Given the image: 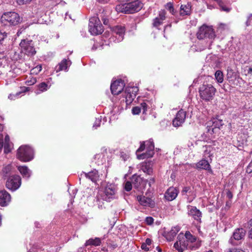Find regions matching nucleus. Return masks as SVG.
<instances>
[{
	"instance_id": "59",
	"label": "nucleus",
	"mask_w": 252,
	"mask_h": 252,
	"mask_svg": "<svg viewBox=\"0 0 252 252\" xmlns=\"http://www.w3.org/2000/svg\"><path fill=\"white\" fill-rule=\"evenodd\" d=\"M155 183V180L154 178H151L150 179L149 181V185L150 187H151L152 185Z\"/></svg>"
},
{
	"instance_id": "26",
	"label": "nucleus",
	"mask_w": 252,
	"mask_h": 252,
	"mask_svg": "<svg viewBox=\"0 0 252 252\" xmlns=\"http://www.w3.org/2000/svg\"><path fill=\"white\" fill-rule=\"evenodd\" d=\"M71 63L69 60L66 59L63 60L56 67V70L57 72L62 70L66 71L67 68L70 65Z\"/></svg>"
},
{
	"instance_id": "57",
	"label": "nucleus",
	"mask_w": 252,
	"mask_h": 252,
	"mask_svg": "<svg viewBox=\"0 0 252 252\" xmlns=\"http://www.w3.org/2000/svg\"><path fill=\"white\" fill-rule=\"evenodd\" d=\"M226 196L229 199H231L233 197V194L230 191L228 190L227 192Z\"/></svg>"
},
{
	"instance_id": "47",
	"label": "nucleus",
	"mask_w": 252,
	"mask_h": 252,
	"mask_svg": "<svg viewBox=\"0 0 252 252\" xmlns=\"http://www.w3.org/2000/svg\"><path fill=\"white\" fill-rule=\"evenodd\" d=\"M219 5L221 9L224 11H226V12H229L230 10V8L226 7V6L223 5V2L221 0V4H219Z\"/></svg>"
},
{
	"instance_id": "6",
	"label": "nucleus",
	"mask_w": 252,
	"mask_h": 252,
	"mask_svg": "<svg viewBox=\"0 0 252 252\" xmlns=\"http://www.w3.org/2000/svg\"><path fill=\"white\" fill-rule=\"evenodd\" d=\"M17 158L23 162L31 161L33 158V149L27 145L20 146L17 150Z\"/></svg>"
},
{
	"instance_id": "51",
	"label": "nucleus",
	"mask_w": 252,
	"mask_h": 252,
	"mask_svg": "<svg viewBox=\"0 0 252 252\" xmlns=\"http://www.w3.org/2000/svg\"><path fill=\"white\" fill-rule=\"evenodd\" d=\"M36 82V79L35 78H32L30 80H28L27 82L28 83V85H32L34 84Z\"/></svg>"
},
{
	"instance_id": "21",
	"label": "nucleus",
	"mask_w": 252,
	"mask_h": 252,
	"mask_svg": "<svg viewBox=\"0 0 252 252\" xmlns=\"http://www.w3.org/2000/svg\"><path fill=\"white\" fill-rule=\"evenodd\" d=\"M245 235V230L243 228H238L236 229L233 234V236L230 239L229 242L232 245H235L233 241L235 240H240L243 239Z\"/></svg>"
},
{
	"instance_id": "15",
	"label": "nucleus",
	"mask_w": 252,
	"mask_h": 252,
	"mask_svg": "<svg viewBox=\"0 0 252 252\" xmlns=\"http://www.w3.org/2000/svg\"><path fill=\"white\" fill-rule=\"evenodd\" d=\"M137 200L141 205L145 207L154 208L155 206V201L149 197L138 195Z\"/></svg>"
},
{
	"instance_id": "35",
	"label": "nucleus",
	"mask_w": 252,
	"mask_h": 252,
	"mask_svg": "<svg viewBox=\"0 0 252 252\" xmlns=\"http://www.w3.org/2000/svg\"><path fill=\"white\" fill-rule=\"evenodd\" d=\"M215 78L217 82L221 83L223 81V75L220 70H217L215 74Z\"/></svg>"
},
{
	"instance_id": "64",
	"label": "nucleus",
	"mask_w": 252,
	"mask_h": 252,
	"mask_svg": "<svg viewBox=\"0 0 252 252\" xmlns=\"http://www.w3.org/2000/svg\"><path fill=\"white\" fill-rule=\"evenodd\" d=\"M157 250L158 251V252H161V249L159 247H157Z\"/></svg>"
},
{
	"instance_id": "33",
	"label": "nucleus",
	"mask_w": 252,
	"mask_h": 252,
	"mask_svg": "<svg viewBox=\"0 0 252 252\" xmlns=\"http://www.w3.org/2000/svg\"><path fill=\"white\" fill-rule=\"evenodd\" d=\"M180 14L182 15H189L190 13V5L188 3L186 5H181Z\"/></svg>"
},
{
	"instance_id": "9",
	"label": "nucleus",
	"mask_w": 252,
	"mask_h": 252,
	"mask_svg": "<svg viewBox=\"0 0 252 252\" xmlns=\"http://www.w3.org/2000/svg\"><path fill=\"white\" fill-rule=\"evenodd\" d=\"M117 189L114 185H107L102 195V199L108 202L117 198Z\"/></svg>"
},
{
	"instance_id": "50",
	"label": "nucleus",
	"mask_w": 252,
	"mask_h": 252,
	"mask_svg": "<svg viewBox=\"0 0 252 252\" xmlns=\"http://www.w3.org/2000/svg\"><path fill=\"white\" fill-rule=\"evenodd\" d=\"M246 172L249 174L251 173L252 172V160L248 165L246 169Z\"/></svg>"
},
{
	"instance_id": "55",
	"label": "nucleus",
	"mask_w": 252,
	"mask_h": 252,
	"mask_svg": "<svg viewBox=\"0 0 252 252\" xmlns=\"http://www.w3.org/2000/svg\"><path fill=\"white\" fill-rule=\"evenodd\" d=\"M252 17V14H250L249 17H248V19L246 22V25L247 26H249L251 24V19Z\"/></svg>"
},
{
	"instance_id": "60",
	"label": "nucleus",
	"mask_w": 252,
	"mask_h": 252,
	"mask_svg": "<svg viewBox=\"0 0 252 252\" xmlns=\"http://www.w3.org/2000/svg\"><path fill=\"white\" fill-rule=\"evenodd\" d=\"M145 242L146 243L145 244H146V245L150 246L152 243V240L149 238H147L146 239Z\"/></svg>"
},
{
	"instance_id": "23",
	"label": "nucleus",
	"mask_w": 252,
	"mask_h": 252,
	"mask_svg": "<svg viewBox=\"0 0 252 252\" xmlns=\"http://www.w3.org/2000/svg\"><path fill=\"white\" fill-rule=\"evenodd\" d=\"M11 200V196L6 190L0 191V205L5 206Z\"/></svg>"
},
{
	"instance_id": "48",
	"label": "nucleus",
	"mask_w": 252,
	"mask_h": 252,
	"mask_svg": "<svg viewBox=\"0 0 252 252\" xmlns=\"http://www.w3.org/2000/svg\"><path fill=\"white\" fill-rule=\"evenodd\" d=\"M145 222L148 225L152 224L154 222V219L151 217H146L145 219Z\"/></svg>"
},
{
	"instance_id": "14",
	"label": "nucleus",
	"mask_w": 252,
	"mask_h": 252,
	"mask_svg": "<svg viewBox=\"0 0 252 252\" xmlns=\"http://www.w3.org/2000/svg\"><path fill=\"white\" fill-rule=\"evenodd\" d=\"M124 87V82L121 79L113 82L110 86L112 94L114 95L119 94L122 92Z\"/></svg>"
},
{
	"instance_id": "29",
	"label": "nucleus",
	"mask_w": 252,
	"mask_h": 252,
	"mask_svg": "<svg viewBox=\"0 0 252 252\" xmlns=\"http://www.w3.org/2000/svg\"><path fill=\"white\" fill-rule=\"evenodd\" d=\"M83 174L86 178H89L94 182H96L99 178L98 171L95 169H94L89 173L83 172Z\"/></svg>"
},
{
	"instance_id": "5",
	"label": "nucleus",
	"mask_w": 252,
	"mask_h": 252,
	"mask_svg": "<svg viewBox=\"0 0 252 252\" xmlns=\"http://www.w3.org/2000/svg\"><path fill=\"white\" fill-rule=\"evenodd\" d=\"M0 21L3 26H16L20 23L21 18L18 13L10 11L3 13Z\"/></svg>"
},
{
	"instance_id": "34",
	"label": "nucleus",
	"mask_w": 252,
	"mask_h": 252,
	"mask_svg": "<svg viewBox=\"0 0 252 252\" xmlns=\"http://www.w3.org/2000/svg\"><path fill=\"white\" fill-rule=\"evenodd\" d=\"M212 126L214 128H220L223 125L222 120L218 119H213L212 121Z\"/></svg>"
},
{
	"instance_id": "41",
	"label": "nucleus",
	"mask_w": 252,
	"mask_h": 252,
	"mask_svg": "<svg viewBox=\"0 0 252 252\" xmlns=\"http://www.w3.org/2000/svg\"><path fill=\"white\" fill-rule=\"evenodd\" d=\"M132 184L131 181H126L125 184V189L127 191H129L132 189Z\"/></svg>"
},
{
	"instance_id": "17",
	"label": "nucleus",
	"mask_w": 252,
	"mask_h": 252,
	"mask_svg": "<svg viewBox=\"0 0 252 252\" xmlns=\"http://www.w3.org/2000/svg\"><path fill=\"white\" fill-rule=\"evenodd\" d=\"M186 118V112L181 109L176 114V117L173 120V125L175 127L181 126L185 122Z\"/></svg>"
},
{
	"instance_id": "40",
	"label": "nucleus",
	"mask_w": 252,
	"mask_h": 252,
	"mask_svg": "<svg viewBox=\"0 0 252 252\" xmlns=\"http://www.w3.org/2000/svg\"><path fill=\"white\" fill-rule=\"evenodd\" d=\"M248 226L249 228V238L252 239V219H251L248 222Z\"/></svg>"
},
{
	"instance_id": "19",
	"label": "nucleus",
	"mask_w": 252,
	"mask_h": 252,
	"mask_svg": "<svg viewBox=\"0 0 252 252\" xmlns=\"http://www.w3.org/2000/svg\"><path fill=\"white\" fill-rule=\"evenodd\" d=\"M166 12L164 10H161L159 11L158 17L153 19V26L158 29V27L162 25L163 21L166 19Z\"/></svg>"
},
{
	"instance_id": "28",
	"label": "nucleus",
	"mask_w": 252,
	"mask_h": 252,
	"mask_svg": "<svg viewBox=\"0 0 252 252\" xmlns=\"http://www.w3.org/2000/svg\"><path fill=\"white\" fill-rule=\"evenodd\" d=\"M140 170L148 175L153 173L152 163L151 162H143L141 165Z\"/></svg>"
},
{
	"instance_id": "62",
	"label": "nucleus",
	"mask_w": 252,
	"mask_h": 252,
	"mask_svg": "<svg viewBox=\"0 0 252 252\" xmlns=\"http://www.w3.org/2000/svg\"><path fill=\"white\" fill-rule=\"evenodd\" d=\"M96 0L101 3H105L107 2V0Z\"/></svg>"
},
{
	"instance_id": "11",
	"label": "nucleus",
	"mask_w": 252,
	"mask_h": 252,
	"mask_svg": "<svg viewBox=\"0 0 252 252\" xmlns=\"http://www.w3.org/2000/svg\"><path fill=\"white\" fill-rule=\"evenodd\" d=\"M185 237L188 243H190L189 247L191 250H195L198 249L201 245V241L197 239V237L192 235L189 231H187L185 234Z\"/></svg>"
},
{
	"instance_id": "54",
	"label": "nucleus",
	"mask_w": 252,
	"mask_h": 252,
	"mask_svg": "<svg viewBox=\"0 0 252 252\" xmlns=\"http://www.w3.org/2000/svg\"><path fill=\"white\" fill-rule=\"evenodd\" d=\"M100 123H101L100 120H96L95 124L93 126V127H94V128L96 129L97 127L99 126Z\"/></svg>"
},
{
	"instance_id": "12",
	"label": "nucleus",
	"mask_w": 252,
	"mask_h": 252,
	"mask_svg": "<svg viewBox=\"0 0 252 252\" xmlns=\"http://www.w3.org/2000/svg\"><path fill=\"white\" fill-rule=\"evenodd\" d=\"M188 215L192 217L198 223H201L202 213L195 206L188 205L187 207Z\"/></svg>"
},
{
	"instance_id": "63",
	"label": "nucleus",
	"mask_w": 252,
	"mask_h": 252,
	"mask_svg": "<svg viewBox=\"0 0 252 252\" xmlns=\"http://www.w3.org/2000/svg\"><path fill=\"white\" fill-rule=\"evenodd\" d=\"M5 143H8V142L9 141V137L8 135H6L5 137Z\"/></svg>"
},
{
	"instance_id": "16",
	"label": "nucleus",
	"mask_w": 252,
	"mask_h": 252,
	"mask_svg": "<svg viewBox=\"0 0 252 252\" xmlns=\"http://www.w3.org/2000/svg\"><path fill=\"white\" fill-rule=\"evenodd\" d=\"M179 234L178 236V241H177L174 245V247L178 252H183L185 250L187 249L189 244L186 241V238L183 235Z\"/></svg>"
},
{
	"instance_id": "4",
	"label": "nucleus",
	"mask_w": 252,
	"mask_h": 252,
	"mask_svg": "<svg viewBox=\"0 0 252 252\" xmlns=\"http://www.w3.org/2000/svg\"><path fill=\"white\" fill-rule=\"evenodd\" d=\"M200 98L205 101L212 100L216 92V89L210 84H203L199 88Z\"/></svg>"
},
{
	"instance_id": "45",
	"label": "nucleus",
	"mask_w": 252,
	"mask_h": 252,
	"mask_svg": "<svg viewBox=\"0 0 252 252\" xmlns=\"http://www.w3.org/2000/svg\"><path fill=\"white\" fill-rule=\"evenodd\" d=\"M141 108V111H142L143 114H146L147 110V104L145 102H142L140 104V106Z\"/></svg>"
},
{
	"instance_id": "3",
	"label": "nucleus",
	"mask_w": 252,
	"mask_h": 252,
	"mask_svg": "<svg viewBox=\"0 0 252 252\" xmlns=\"http://www.w3.org/2000/svg\"><path fill=\"white\" fill-rule=\"evenodd\" d=\"M146 148V152L145 153L137 155V157L139 159H143L145 158H150L154 155L155 146L153 140L149 139L146 141L141 142L140 147L137 150L136 153L141 152Z\"/></svg>"
},
{
	"instance_id": "7",
	"label": "nucleus",
	"mask_w": 252,
	"mask_h": 252,
	"mask_svg": "<svg viewBox=\"0 0 252 252\" xmlns=\"http://www.w3.org/2000/svg\"><path fill=\"white\" fill-rule=\"evenodd\" d=\"M89 32L93 35L101 34L103 32V28L99 18L97 17H93L89 20Z\"/></svg>"
},
{
	"instance_id": "56",
	"label": "nucleus",
	"mask_w": 252,
	"mask_h": 252,
	"mask_svg": "<svg viewBox=\"0 0 252 252\" xmlns=\"http://www.w3.org/2000/svg\"><path fill=\"white\" fill-rule=\"evenodd\" d=\"M141 249L147 252L149 251V248L147 247V245L145 244H142L141 245Z\"/></svg>"
},
{
	"instance_id": "2",
	"label": "nucleus",
	"mask_w": 252,
	"mask_h": 252,
	"mask_svg": "<svg viewBox=\"0 0 252 252\" xmlns=\"http://www.w3.org/2000/svg\"><path fill=\"white\" fill-rule=\"evenodd\" d=\"M124 3L117 4L115 9L118 12L126 14H132L140 11L142 7L143 3L140 0H126Z\"/></svg>"
},
{
	"instance_id": "58",
	"label": "nucleus",
	"mask_w": 252,
	"mask_h": 252,
	"mask_svg": "<svg viewBox=\"0 0 252 252\" xmlns=\"http://www.w3.org/2000/svg\"><path fill=\"white\" fill-rule=\"evenodd\" d=\"M3 147V140L2 138H0V152L1 151Z\"/></svg>"
},
{
	"instance_id": "39",
	"label": "nucleus",
	"mask_w": 252,
	"mask_h": 252,
	"mask_svg": "<svg viewBox=\"0 0 252 252\" xmlns=\"http://www.w3.org/2000/svg\"><path fill=\"white\" fill-rule=\"evenodd\" d=\"M42 70V66L41 64H38L36 65L35 67L33 68L31 70V72L32 74H37L39 73Z\"/></svg>"
},
{
	"instance_id": "24",
	"label": "nucleus",
	"mask_w": 252,
	"mask_h": 252,
	"mask_svg": "<svg viewBox=\"0 0 252 252\" xmlns=\"http://www.w3.org/2000/svg\"><path fill=\"white\" fill-rule=\"evenodd\" d=\"M137 91L138 89L137 87H132L126 89V101L131 102L133 100L136 95Z\"/></svg>"
},
{
	"instance_id": "42",
	"label": "nucleus",
	"mask_w": 252,
	"mask_h": 252,
	"mask_svg": "<svg viewBox=\"0 0 252 252\" xmlns=\"http://www.w3.org/2000/svg\"><path fill=\"white\" fill-rule=\"evenodd\" d=\"M141 111L140 106L134 107L132 109V113L133 115H138Z\"/></svg>"
},
{
	"instance_id": "10",
	"label": "nucleus",
	"mask_w": 252,
	"mask_h": 252,
	"mask_svg": "<svg viewBox=\"0 0 252 252\" xmlns=\"http://www.w3.org/2000/svg\"><path fill=\"white\" fill-rule=\"evenodd\" d=\"M21 185V178L19 175L10 176L6 183V188L13 191L19 188Z\"/></svg>"
},
{
	"instance_id": "46",
	"label": "nucleus",
	"mask_w": 252,
	"mask_h": 252,
	"mask_svg": "<svg viewBox=\"0 0 252 252\" xmlns=\"http://www.w3.org/2000/svg\"><path fill=\"white\" fill-rule=\"evenodd\" d=\"M4 147V152L6 154L9 153L11 151V149L10 148V146L8 143H5L4 145H3Z\"/></svg>"
},
{
	"instance_id": "43",
	"label": "nucleus",
	"mask_w": 252,
	"mask_h": 252,
	"mask_svg": "<svg viewBox=\"0 0 252 252\" xmlns=\"http://www.w3.org/2000/svg\"><path fill=\"white\" fill-rule=\"evenodd\" d=\"M165 7L167 10H168L170 11V13H171L172 14H174V9L173 8V4L171 3H167Z\"/></svg>"
},
{
	"instance_id": "38",
	"label": "nucleus",
	"mask_w": 252,
	"mask_h": 252,
	"mask_svg": "<svg viewBox=\"0 0 252 252\" xmlns=\"http://www.w3.org/2000/svg\"><path fill=\"white\" fill-rule=\"evenodd\" d=\"M244 74L249 77L252 76V67L246 66L244 69Z\"/></svg>"
},
{
	"instance_id": "37",
	"label": "nucleus",
	"mask_w": 252,
	"mask_h": 252,
	"mask_svg": "<svg viewBox=\"0 0 252 252\" xmlns=\"http://www.w3.org/2000/svg\"><path fill=\"white\" fill-rule=\"evenodd\" d=\"M37 87L41 92H44L47 90L48 85L45 82H42L38 85Z\"/></svg>"
},
{
	"instance_id": "30",
	"label": "nucleus",
	"mask_w": 252,
	"mask_h": 252,
	"mask_svg": "<svg viewBox=\"0 0 252 252\" xmlns=\"http://www.w3.org/2000/svg\"><path fill=\"white\" fill-rule=\"evenodd\" d=\"M101 244V240L99 238L95 237L94 239L91 238L86 241L85 246H99Z\"/></svg>"
},
{
	"instance_id": "32",
	"label": "nucleus",
	"mask_w": 252,
	"mask_h": 252,
	"mask_svg": "<svg viewBox=\"0 0 252 252\" xmlns=\"http://www.w3.org/2000/svg\"><path fill=\"white\" fill-rule=\"evenodd\" d=\"M226 77L229 82L230 83L231 81H233L236 79L237 78V73L235 72L232 69L228 68Z\"/></svg>"
},
{
	"instance_id": "36",
	"label": "nucleus",
	"mask_w": 252,
	"mask_h": 252,
	"mask_svg": "<svg viewBox=\"0 0 252 252\" xmlns=\"http://www.w3.org/2000/svg\"><path fill=\"white\" fill-rule=\"evenodd\" d=\"M204 147L205 150L204 151V157L205 158H210L212 156L211 152L213 149V147L210 145H206Z\"/></svg>"
},
{
	"instance_id": "44",
	"label": "nucleus",
	"mask_w": 252,
	"mask_h": 252,
	"mask_svg": "<svg viewBox=\"0 0 252 252\" xmlns=\"http://www.w3.org/2000/svg\"><path fill=\"white\" fill-rule=\"evenodd\" d=\"M11 169V166L9 165L3 168L2 171L5 174V176H7L10 173Z\"/></svg>"
},
{
	"instance_id": "22",
	"label": "nucleus",
	"mask_w": 252,
	"mask_h": 252,
	"mask_svg": "<svg viewBox=\"0 0 252 252\" xmlns=\"http://www.w3.org/2000/svg\"><path fill=\"white\" fill-rule=\"evenodd\" d=\"M178 193L176 188L170 187L165 192L164 197L168 201H172L177 197Z\"/></svg>"
},
{
	"instance_id": "1",
	"label": "nucleus",
	"mask_w": 252,
	"mask_h": 252,
	"mask_svg": "<svg viewBox=\"0 0 252 252\" xmlns=\"http://www.w3.org/2000/svg\"><path fill=\"white\" fill-rule=\"evenodd\" d=\"M198 40L205 41V47L210 48L216 35L214 29L206 25H203L200 27L196 34Z\"/></svg>"
},
{
	"instance_id": "25",
	"label": "nucleus",
	"mask_w": 252,
	"mask_h": 252,
	"mask_svg": "<svg viewBox=\"0 0 252 252\" xmlns=\"http://www.w3.org/2000/svg\"><path fill=\"white\" fill-rule=\"evenodd\" d=\"M195 166L196 168L197 169L206 170L211 174L213 173L211 166L207 160L202 159L200 160L196 164Z\"/></svg>"
},
{
	"instance_id": "49",
	"label": "nucleus",
	"mask_w": 252,
	"mask_h": 252,
	"mask_svg": "<svg viewBox=\"0 0 252 252\" xmlns=\"http://www.w3.org/2000/svg\"><path fill=\"white\" fill-rule=\"evenodd\" d=\"M7 33L6 32H1L0 31V43L1 41H2L6 36Z\"/></svg>"
},
{
	"instance_id": "31",
	"label": "nucleus",
	"mask_w": 252,
	"mask_h": 252,
	"mask_svg": "<svg viewBox=\"0 0 252 252\" xmlns=\"http://www.w3.org/2000/svg\"><path fill=\"white\" fill-rule=\"evenodd\" d=\"M18 169L23 177L29 178L31 176V171L28 167L26 166H19L18 167Z\"/></svg>"
},
{
	"instance_id": "61",
	"label": "nucleus",
	"mask_w": 252,
	"mask_h": 252,
	"mask_svg": "<svg viewBox=\"0 0 252 252\" xmlns=\"http://www.w3.org/2000/svg\"><path fill=\"white\" fill-rule=\"evenodd\" d=\"M102 20H103V24H104V25H108V24L109 20H108L107 19H106V18H103V19H102Z\"/></svg>"
},
{
	"instance_id": "18",
	"label": "nucleus",
	"mask_w": 252,
	"mask_h": 252,
	"mask_svg": "<svg viewBox=\"0 0 252 252\" xmlns=\"http://www.w3.org/2000/svg\"><path fill=\"white\" fill-rule=\"evenodd\" d=\"M125 28L122 26H116L112 28V32L114 35H116L118 42L121 41L125 33Z\"/></svg>"
},
{
	"instance_id": "13",
	"label": "nucleus",
	"mask_w": 252,
	"mask_h": 252,
	"mask_svg": "<svg viewBox=\"0 0 252 252\" xmlns=\"http://www.w3.org/2000/svg\"><path fill=\"white\" fill-rule=\"evenodd\" d=\"M131 181L134 188L139 190L144 189L146 184V181L143 178L136 174L132 176Z\"/></svg>"
},
{
	"instance_id": "27",
	"label": "nucleus",
	"mask_w": 252,
	"mask_h": 252,
	"mask_svg": "<svg viewBox=\"0 0 252 252\" xmlns=\"http://www.w3.org/2000/svg\"><path fill=\"white\" fill-rule=\"evenodd\" d=\"M180 230V228L179 226H174L172 228L170 231L165 232L164 236L168 241H171L174 239Z\"/></svg>"
},
{
	"instance_id": "20",
	"label": "nucleus",
	"mask_w": 252,
	"mask_h": 252,
	"mask_svg": "<svg viewBox=\"0 0 252 252\" xmlns=\"http://www.w3.org/2000/svg\"><path fill=\"white\" fill-rule=\"evenodd\" d=\"M181 193L182 195L186 196L188 202L189 203L191 202L196 196L195 192L189 187H184Z\"/></svg>"
},
{
	"instance_id": "8",
	"label": "nucleus",
	"mask_w": 252,
	"mask_h": 252,
	"mask_svg": "<svg viewBox=\"0 0 252 252\" xmlns=\"http://www.w3.org/2000/svg\"><path fill=\"white\" fill-rule=\"evenodd\" d=\"M20 46L22 52L28 56H32L36 54L34 43L32 40L23 39L20 43Z\"/></svg>"
},
{
	"instance_id": "52",
	"label": "nucleus",
	"mask_w": 252,
	"mask_h": 252,
	"mask_svg": "<svg viewBox=\"0 0 252 252\" xmlns=\"http://www.w3.org/2000/svg\"><path fill=\"white\" fill-rule=\"evenodd\" d=\"M228 252H246L245 251L241 249H230Z\"/></svg>"
},
{
	"instance_id": "53",
	"label": "nucleus",
	"mask_w": 252,
	"mask_h": 252,
	"mask_svg": "<svg viewBox=\"0 0 252 252\" xmlns=\"http://www.w3.org/2000/svg\"><path fill=\"white\" fill-rule=\"evenodd\" d=\"M207 128H208V130H207L208 132L210 133L211 134H212L214 133V129L215 128L213 127V126H210L208 125Z\"/></svg>"
}]
</instances>
